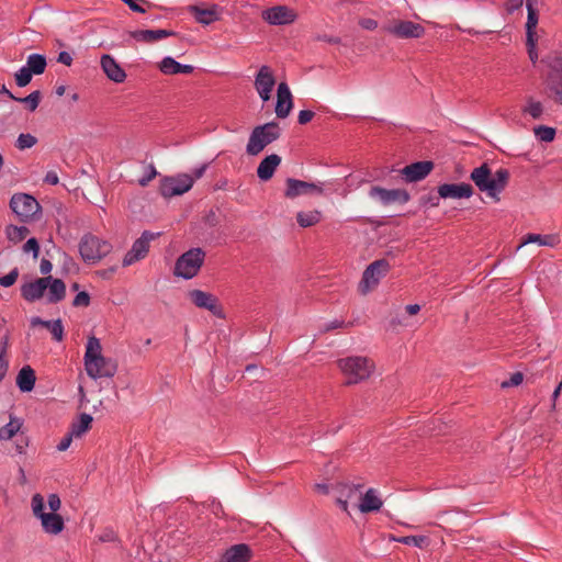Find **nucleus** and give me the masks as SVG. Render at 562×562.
Instances as JSON below:
<instances>
[{
    "instance_id": "1",
    "label": "nucleus",
    "mask_w": 562,
    "mask_h": 562,
    "mask_svg": "<svg viewBox=\"0 0 562 562\" xmlns=\"http://www.w3.org/2000/svg\"><path fill=\"white\" fill-rule=\"evenodd\" d=\"M470 179L487 198L492 199L494 202H498L501 200V193L509 183L510 172L505 168H498L493 171L491 166L484 162L471 171Z\"/></svg>"
},
{
    "instance_id": "2",
    "label": "nucleus",
    "mask_w": 562,
    "mask_h": 562,
    "mask_svg": "<svg viewBox=\"0 0 562 562\" xmlns=\"http://www.w3.org/2000/svg\"><path fill=\"white\" fill-rule=\"evenodd\" d=\"M83 359L85 370L93 380L112 378L116 373V363L103 357L100 340L94 336L88 338Z\"/></svg>"
},
{
    "instance_id": "3",
    "label": "nucleus",
    "mask_w": 562,
    "mask_h": 562,
    "mask_svg": "<svg viewBox=\"0 0 562 562\" xmlns=\"http://www.w3.org/2000/svg\"><path fill=\"white\" fill-rule=\"evenodd\" d=\"M549 71L543 80V93L553 102L562 105V57L558 54L546 58Z\"/></svg>"
},
{
    "instance_id": "4",
    "label": "nucleus",
    "mask_w": 562,
    "mask_h": 562,
    "mask_svg": "<svg viewBox=\"0 0 562 562\" xmlns=\"http://www.w3.org/2000/svg\"><path fill=\"white\" fill-rule=\"evenodd\" d=\"M44 508V497L40 493L34 494L31 498V509L33 516L41 521V527L45 533L52 536L59 535L65 528L63 517L59 514L45 513Z\"/></svg>"
},
{
    "instance_id": "5",
    "label": "nucleus",
    "mask_w": 562,
    "mask_h": 562,
    "mask_svg": "<svg viewBox=\"0 0 562 562\" xmlns=\"http://www.w3.org/2000/svg\"><path fill=\"white\" fill-rule=\"evenodd\" d=\"M281 135L278 123L269 122L263 125L256 126L248 139L246 151L248 155L257 156L266 146L277 140Z\"/></svg>"
},
{
    "instance_id": "6",
    "label": "nucleus",
    "mask_w": 562,
    "mask_h": 562,
    "mask_svg": "<svg viewBox=\"0 0 562 562\" xmlns=\"http://www.w3.org/2000/svg\"><path fill=\"white\" fill-rule=\"evenodd\" d=\"M338 367L347 378L348 384L366 380L372 373L373 362L366 357H348L338 360Z\"/></svg>"
},
{
    "instance_id": "7",
    "label": "nucleus",
    "mask_w": 562,
    "mask_h": 562,
    "mask_svg": "<svg viewBox=\"0 0 562 562\" xmlns=\"http://www.w3.org/2000/svg\"><path fill=\"white\" fill-rule=\"evenodd\" d=\"M205 256V251L200 247L183 252L176 261L175 276L186 280L194 278L203 266Z\"/></svg>"
},
{
    "instance_id": "8",
    "label": "nucleus",
    "mask_w": 562,
    "mask_h": 562,
    "mask_svg": "<svg viewBox=\"0 0 562 562\" xmlns=\"http://www.w3.org/2000/svg\"><path fill=\"white\" fill-rule=\"evenodd\" d=\"M111 245L93 235H85L79 244V251L86 262H97L111 251Z\"/></svg>"
},
{
    "instance_id": "9",
    "label": "nucleus",
    "mask_w": 562,
    "mask_h": 562,
    "mask_svg": "<svg viewBox=\"0 0 562 562\" xmlns=\"http://www.w3.org/2000/svg\"><path fill=\"white\" fill-rule=\"evenodd\" d=\"M10 207L22 221L33 218L41 211L37 200L27 193L13 194Z\"/></svg>"
},
{
    "instance_id": "10",
    "label": "nucleus",
    "mask_w": 562,
    "mask_h": 562,
    "mask_svg": "<svg viewBox=\"0 0 562 562\" xmlns=\"http://www.w3.org/2000/svg\"><path fill=\"white\" fill-rule=\"evenodd\" d=\"M389 269L390 263L385 259L373 261L363 272L359 291L362 294L372 291L378 285L379 281L387 273Z\"/></svg>"
},
{
    "instance_id": "11",
    "label": "nucleus",
    "mask_w": 562,
    "mask_h": 562,
    "mask_svg": "<svg viewBox=\"0 0 562 562\" xmlns=\"http://www.w3.org/2000/svg\"><path fill=\"white\" fill-rule=\"evenodd\" d=\"M194 183V178L189 173H179L166 177L161 180L160 192L165 198H172L188 192Z\"/></svg>"
},
{
    "instance_id": "12",
    "label": "nucleus",
    "mask_w": 562,
    "mask_h": 562,
    "mask_svg": "<svg viewBox=\"0 0 562 562\" xmlns=\"http://www.w3.org/2000/svg\"><path fill=\"white\" fill-rule=\"evenodd\" d=\"M384 31L402 40L419 38L425 34V27L407 20H392L384 25Z\"/></svg>"
},
{
    "instance_id": "13",
    "label": "nucleus",
    "mask_w": 562,
    "mask_h": 562,
    "mask_svg": "<svg viewBox=\"0 0 562 562\" xmlns=\"http://www.w3.org/2000/svg\"><path fill=\"white\" fill-rule=\"evenodd\" d=\"M157 236H159V233L155 234L145 231L142 236L134 241L131 250L123 258V266H132L135 262L144 259L149 251L150 241L154 240Z\"/></svg>"
},
{
    "instance_id": "14",
    "label": "nucleus",
    "mask_w": 562,
    "mask_h": 562,
    "mask_svg": "<svg viewBox=\"0 0 562 562\" xmlns=\"http://www.w3.org/2000/svg\"><path fill=\"white\" fill-rule=\"evenodd\" d=\"M362 487V484L335 483L333 488L337 505L344 512H348V503L356 501L359 502Z\"/></svg>"
},
{
    "instance_id": "15",
    "label": "nucleus",
    "mask_w": 562,
    "mask_h": 562,
    "mask_svg": "<svg viewBox=\"0 0 562 562\" xmlns=\"http://www.w3.org/2000/svg\"><path fill=\"white\" fill-rule=\"evenodd\" d=\"M370 198L376 199L382 205L405 204L409 200V194L403 189H383L372 187L369 192Z\"/></svg>"
},
{
    "instance_id": "16",
    "label": "nucleus",
    "mask_w": 562,
    "mask_h": 562,
    "mask_svg": "<svg viewBox=\"0 0 562 562\" xmlns=\"http://www.w3.org/2000/svg\"><path fill=\"white\" fill-rule=\"evenodd\" d=\"M323 188L318 183L306 182L293 178L286 180L285 196L294 199L300 195H321Z\"/></svg>"
},
{
    "instance_id": "17",
    "label": "nucleus",
    "mask_w": 562,
    "mask_h": 562,
    "mask_svg": "<svg viewBox=\"0 0 562 562\" xmlns=\"http://www.w3.org/2000/svg\"><path fill=\"white\" fill-rule=\"evenodd\" d=\"M276 85L273 71L269 66H261L255 79V88L263 102L269 101Z\"/></svg>"
},
{
    "instance_id": "18",
    "label": "nucleus",
    "mask_w": 562,
    "mask_h": 562,
    "mask_svg": "<svg viewBox=\"0 0 562 562\" xmlns=\"http://www.w3.org/2000/svg\"><path fill=\"white\" fill-rule=\"evenodd\" d=\"M261 16L269 24L283 25L294 22L296 13L285 5H276L262 11Z\"/></svg>"
},
{
    "instance_id": "19",
    "label": "nucleus",
    "mask_w": 562,
    "mask_h": 562,
    "mask_svg": "<svg viewBox=\"0 0 562 562\" xmlns=\"http://www.w3.org/2000/svg\"><path fill=\"white\" fill-rule=\"evenodd\" d=\"M473 193L472 186L465 182L445 183L438 187V194L443 199H469Z\"/></svg>"
},
{
    "instance_id": "20",
    "label": "nucleus",
    "mask_w": 562,
    "mask_h": 562,
    "mask_svg": "<svg viewBox=\"0 0 562 562\" xmlns=\"http://www.w3.org/2000/svg\"><path fill=\"white\" fill-rule=\"evenodd\" d=\"M189 12L193 15L196 22L203 25H209L221 19L223 9L217 4H212L209 8L191 5L189 7Z\"/></svg>"
},
{
    "instance_id": "21",
    "label": "nucleus",
    "mask_w": 562,
    "mask_h": 562,
    "mask_svg": "<svg viewBox=\"0 0 562 562\" xmlns=\"http://www.w3.org/2000/svg\"><path fill=\"white\" fill-rule=\"evenodd\" d=\"M434 168V164L428 160L417 161L405 166L401 173L407 182H416L427 177Z\"/></svg>"
},
{
    "instance_id": "22",
    "label": "nucleus",
    "mask_w": 562,
    "mask_h": 562,
    "mask_svg": "<svg viewBox=\"0 0 562 562\" xmlns=\"http://www.w3.org/2000/svg\"><path fill=\"white\" fill-rule=\"evenodd\" d=\"M189 299L196 307L207 310L214 315H220L221 310L217 299L213 294L195 289L189 292Z\"/></svg>"
},
{
    "instance_id": "23",
    "label": "nucleus",
    "mask_w": 562,
    "mask_h": 562,
    "mask_svg": "<svg viewBox=\"0 0 562 562\" xmlns=\"http://www.w3.org/2000/svg\"><path fill=\"white\" fill-rule=\"evenodd\" d=\"M293 108L292 94L289 86L285 82H281L277 90V105L276 114L280 119H285Z\"/></svg>"
},
{
    "instance_id": "24",
    "label": "nucleus",
    "mask_w": 562,
    "mask_h": 562,
    "mask_svg": "<svg viewBox=\"0 0 562 562\" xmlns=\"http://www.w3.org/2000/svg\"><path fill=\"white\" fill-rule=\"evenodd\" d=\"M50 280L52 277H45L24 284L21 289L22 296L29 302L40 300L47 290Z\"/></svg>"
},
{
    "instance_id": "25",
    "label": "nucleus",
    "mask_w": 562,
    "mask_h": 562,
    "mask_svg": "<svg viewBox=\"0 0 562 562\" xmlns=\"http://www.w3.org/2000/svg\"><path fill=\"white\" fill-rule=\"evenodd\" d=\"M100 64L102 70L110 80L116 83H121L125 80L126 74L124 69L115 61L112 56L103 55L101 57Z\"/></svg>"
},
{
    "instance_id": "26",
    "label": "nucleus",
    "mask_w": 562,
    "mask_h": 562,
    "mask_svg": "<svg viewBox=\"0 0 562 562\" xmlns=\"http://www.w3.org/2000/svg\"><path fill=\"white\" fill-rule=\"evenodd\" d=\"M383 505L382 499L375 488H369L364 494L360 493L358 508L362 514L378 512Z\"/></svg>"
},
{
    "instance_id": "27",
    "label": "nucleus",
    "mask_w": 562,
    "mask_h": 562,
    "mask_svg": "<svg viewBox=\"0 0 562 562\" xmlns=\"http://www.w3.org/2000/svg\"><path fill=\"white\" fill-rule=\"evenodd\" d=\"M250 558V548L245 543H239L225 550L218 562H247Z\"/></svg>"
},
{
    "instance_id": "28",
    "label": "nucleus",
    "mask_w": 562,
    "mask_h": 562,
    "mask_svg": "<svg viewBox=\"0 0 562 562\" xmlns=\"http://www.w3.org/2000/svg\"><path fill=\"white\" fill-rule=\"evenodd\" d=\"M281 164V157L271 154L262 159L257 168V176L262 181H268L273 177L277 167Z\"/></svg>"
},
{
    "instance_id": "29",
    "label": "nucleus",
    "mask_w": 562,
    "mask_h": 562,
    "mask_svg": "<svg viewBox=\"0 0 562 562\" xmlns=\"http://www.w3.org/2000/svg\"><path fill=\"white\" fill-rule=\"evenodd\" d=\"M137 42L154 43L175 35V32L167 30H138L130 33Z\"/></svg>"
},
{
    "instance_id": "30",
    "label": "nucleus",
    "mask_w": 562,
    "mask_h": 562,
    "mask_svg": "<svg viewBox=\"0 0 562 562\" xmlns=\"http://www.w3.org/2000/svg\"><path fill=\"white\" fill-rule=\"evenodd\" d=\"M159 69L165 75H177V74H191L193 71V66L191 65H181L172 57H165L160 64Z\"/></svg>"
},
{
    "instance_id": "31",
    "label": "nucleus",
    "mask_w": 562,
    "mask_h": 562,
    "mask_svg": "<svg viewBox=\"0 0 562 562\" xmlns=\"http://www.w3.org/2000/svg\"><path fill=\"white\" fill-rule=\"evenodd\" d=\"M36 381L35 371L30 367H23L16 376V385L22 392H31Z\"/></svg>"
},
{
    "instance_id": "32",
    "label": "nucleus",
    "mask_w": 562,
    "mask_h": 562,
    "mask_svg": "<svg viewBox=\"0 0 562 562\" xmlns=\"http://www.w3.org/2000/svg\"><path fill=\"white\" fill-rule=\"evenodd\" d=\"M560 238L557 235H539V234H527L518 248L528 244H538L539 246L554 247L559 244Z\"/></svg>"
},
{
    "instance_id": "33",
    "label": "nucleus",
    "mask_w": 562,
    "mask_h": 562,
    "mask_svg": "<svg viewBox=\"0 0 562 562\" xmlns=\"http://www.w3.org/2000/svg\"><path fill=\"white\" fill-rule=\"evenodd\" d=\"M47 289H48V294H47L48 303H57L65 297L66 285H65L64 281H61L60 279L52 278Z\"/></svg>"
},
{
    "instance_id": "34",
    "label": "nucleus",
    "mask_w": 562,
    "mask_h": 562,
    "mask_svg": "<svg viewBox=\"0 0 562 562\" xmlns=\"http://www.w3.org/2000/svg\"><path fill=\"white\" fill-rule=\"evenodd\" d=\"M93 422V418L92 416H90L89 414H81L79 419L77 422H74L71 424V427H70V434L76 437V438H79L81 437L83 434H86L90 428H91V424Z\"/></svg>"
},
{
    "instance_id": "35",
    "label": "nucleus",
    "mask_w": 562,
    "mask_h": 562,
    "mask_svg": "<svg viewBox=\"0 0 562 562\" xmlns=\"http://www.w3.org/2000/svg\"><path fill=\"white\" fill-rule=\"evenodd\" d=\"M46 58L40 54H31L26 59L25 67L30 69L34 75H41L46 68Z\"/></svg>"
},
{
    "instance_id": "36",
    "label": "nucleus",
    "mask_w": 562,
    "mask_h": 562,
    "mask_svg": "<svg viewBox=\"0 0 562 562\" xmlns=\"http://www.w3.org/2000/svg\"><path fill=\"white\" fill-rule=\"evenodd\" d=\"M22 423L19 418L10 416V422L0 428V440H10L20 430Z\"/></svg>"
},
{
    "instance_id": "37",
    "label": "nucleus",
    "mask_w": 562,
    "mask_h": 562,
    "mask_svg": "<svg viewBox=\"0 0 562 562\" xmlns=\"http://www.w3.org/2000/svg\"><path fill=\"white\" fill-rule=\"evenodd\" d=\"M535 3H536V0H526V7H527V11H528L526 27H527V37H528L529 42H531L532 30L536 29L537 23H538V15L533 8Z\"/></svg>"
},
{
    "instance_id": "38",
    "label": "nucleus",
    "mask_w": 562,
    "mask_h": 562,
    "mask_svg": "<svg viewBox=\"0 0 562 562\" xmlns=\"http://www.w3.org/2000/svg\"><path fill=\"white\" fill-rule=\"evenodd\" d=\"M296 220L300 226L310 227L319 222L321 213L318 211L299 212Z\"/></svg>"
},
{
    "instance_id": "39",
    "label": "nucleus",
    "mask_w": 562,
    "mask_h": 562,
    "mask_svg": "<svg viewBox=\"0 0 562 562\" xmlns=\"http://www.w3.org/2000/svg\"><path fill=\"white\" fill-rule=\"evenodd\" d=\"M30 231L27 227L25 226H14V225H9L7 228H5V234H7V237L13 241V243H19L21 241L22 239H24L27 235H29Z\"/></svg>"
},
{
    "instance_id": "40",
    "label": "nucleus",
    "mask_w": 562,
    "mask_h": 562,
    "mask_svg": "<svg viewBox=\"0 0 562 562\" xmlns=\"http://www.w3.org/2000/svg\"><path fill=\"white\" fill-rule=\"evenodd\" d=\"M15 101L26 104L30 111H35L41 101V92L38 90L33 91L25 98H16Z\"/></svg>"
},
{
    "instance_id": "41",
    "label": "nucleus",
    "mask_w": 562,
    "mask_h": 562,
    "mask_svg": "<svg viewBox=\"0 0 562 562\" xmlns=\"http://www.w3.org/2000/svg\"><path fill=\"white\" fill-rule=\"evenodd\" d=\"M36 143H37V138L35 136H33L32 134H29V133H26V134L22 133L18 136L15 146L20 150H24V149L33 147Z\"/></svg>"
},
{
    "instance_id": "42",
    "label": "nucleus",
    "mask_w": 562,
    "mask_h": 562,
    "mask_svg": "<svg viewBox=\"0 0 562 562\" xmlns=\"http://www.w3.org/2000/svg\"><path fill=\"white\" fill-rule=\"evenodd\" d=\"M532 119H540L543 112V106L539 101L529 100L527 106L524 109Z\"/></svg>"
},
{
    "instance_id": "43",
    "label": "nucleus",
    "mask_w": 562,
    "mask_h": 562,
    "mask_svg": "<svg viewBox=\"0 0 562 562\" xmlns=\"http://www.w3.org/2000/svg\"><path fill=\"white\" fill-rule=\"evenodd\" d=\"M536 136L542 142H551L554 139L555 131L548 126H538L535 128Z\"/></svg>"
},
{
    "instance_id": "44",
    "label": "nucleus",
    "mask_w": 562,
    "mask_h": 562,
    "mask_svg": "<svg viewBox=\"0 0 562 562\" xmlns=\"http://www.w3.org/2000/svg\"><path fill=\"white\" fill-rule=\"evenodd\" d=\"M32 75H34L30 69H27L25 66L22 67L16 74H15V81L19 87H25L27 86L32 80Z\"/></svg>"
},
{
    "instance_id": "45",
    "label": "nucleus",
    "mask_w": 562,
    "mask_h": 562,
    "mask_svg": "<svg viewBox=\"0 0 562 562\" xmlns=\"http://www.w3.org/2000/svg\"><path fill=\"white\" fill-rule=\"evenodd\" d=\"M157 176V170L153 165L146 167V173L140 177L137 181L139 186L146 187L155 177Z\"/></svg>"
},
{
    "instance_id": "46",
    "label": "nucleus",
    "mask_w": 562,
    "mask_h": 562,
    "mask_svg": "<svg viewBox=\"0 0 562 562\" xmlns=\"http://www.w3.org/2000/svg\"><path fill=\"white\" fill-rule=\"evenodd\" d=\"M47 505L50 509V513L57 514V512L61 508L60 497L55 493L49 494L47 497Z\"/></svg>"
},
{
    "instance_id": "47",
    "label": "nucleus",
    "mask_w": 562,
    "mask_h": 562,
    "mask_svg": "<svg viewBox=\"0 0 562 562\" xmlns=\"http://www.w3.org/2000/svg\"><path fill=\"white\" fill-rule=\"evenodd\" d=\"M24 252H32L33 257L36 259L40 252V245L35 238H30L23 246Z\"/></svg>"
},
{
    "instance_id": "48",
    "label": "nucleus",
    "mask_w": 562,
    "mask_h": 562,
    "mask_svg": "<svg viewBox=\"0 0 562 562\" xmlns=\"http://www.w3.org/2000/svg\"><path fill=\"white\" fill-rule=\"evenodd\" d=\"M48 330L57 341L63 339L64 327L60 319L53 321L52 327Z\"/></svg>"
},
{
    "instance_id": "49",
    "label": "nucleus",
    "mask_w": 562,
    "mask_h": 562,
    "mask_svg": "<svg viewBox=\"0 0 562 562\" xmlns=\"http://www.w3.org/2000/svg\"><path fill=\"white\" fill-rule=\"evenodd\" d=\"M19 277L18 270L14 269L10 271L8 274L0 278V285L2 286H11L15 283Z\"/></svg>"
},
{
    "instance_id": "50",
    "label": "nucleus",
    "mask_w": 562,
    "mask_h": 562,
    "mask_svg": "<svg viewBox=\"0 0 562 562\" xmlns=\"http://www.w3.org/2000/svg\"><path fill=\"white\" fill-rule=\"evenodd\" d=\"M522 380H524L522 373L516 372V373L512 374L509 380L503 381L501 386L503 389L509 387V386H517L522 382Z\"/></svg>"
},
{
    "instance_id": "51",
    "label": "nucleus",
    "mask_w": 562,
    "mask_h": 562,
    "mask_svg": "<svg viewBox=\"0 0 562 562\" xmlns=\"http://www.w3.org/2000/svg\"><path fill=\"white\" fill-rule=\"evenodd\" d=\"M90 303V296L87 292L82 291L79 292L72 302L74 306L80 307V306H88Z\"/></svg>"
},
{
    "instance_id": "52",
    "label": "nucleus",
    "mask_w": 562,
    "mask_h": 562,
    "mask_svg": "<svg viewBox=\"0 0 562 562\" xmlns=\"http://www.w3.org/2000/svg\"><path fill=\"white\" fill-rule=\"evenodd\" d=\"M424 537H416V536H407L401 539V542L405 544H413L415 547L422 548L425 542Z\"/></svg>"
},
{
    "instance_id": "53",
    "label": "nucleus",
    "mask_w": 562,
    "mask_h": 562,
    "mask_svg": "<svg viewBox=\"0 0 562 562\" xmlns=\"http://www.w3.org/2000/svg\"><path fill=\"white\" fill-rule=\"evenodd\" d=\"M334 485H335V483H331V484L317 483V484L314 485V490L317 493H321V494H324V495H328L330 493H334V488H333Z\"/></svg>"
},
{
    "instance_id": "54",
    "label": "nucleus",
    "mask_w": 562,
    "mask_h": 562,
    "mask_svg": "<svg viewBox=\"0 0 562 562\" xmlns=\"http://www.w3.org/2000/svg\"><path fill=\"white\" fill-rule=\"evenodd\" d=\"M314 112L310 110H303L299 113L297 121L300 124H306L312 121L314 117Z\"/></svg>"
},
{
    "instance_id": "55",
    "label": "nucleus",
    "mask_w": 562,
    "mask_h": 562,
    "mask_svg": "<svg viewBox=\"0 0 562 562\" xmlns=\"http://www.w3.org/2000/svg\"><path fill=\"white\" fill-rule=\"evenodd\" d=\"M72 438H74V436H72L70 432H68V434H67V435H66V436L60 440V442L57 445V449H58L59 451H66V450L69 448V446L71 445Z\"/></svg>"
},
{
    "instance_id": "56",
    "label": "nucleus",
    "mask_w": 562,
    "mask_h": 562,
    "mask_svg": "<svg viewBox=\"0 0 562 562\" xmlns=\"http://www.w3.org/2000/svg\"><path fill=\"white\" fill-rule=\"evenodd\" d=\"M524 0H507L505 3L508 13H513L522 7Z\"/></svg>"
},
{
    "instance_id": "57",
    "label": "nucleus",
    "mask_w": 562,
    "mask_h": 562,
    "mask_svg": "<svg viewBox=\"0 0 562 562\" xmlns=\"http://www.w3.org/2000/svg\"><path fill=\"white\" fill-rule=\"evenodd\" d=\"M359 24L361 27H363L366 30H370V31L375 30L378 27V22L373 19H368V18L361 19L359 21Z\"/></svg>"
},
{
    "instance_id": "58",
    "label": "nucleus",
    "mask_w": 562,
    "mask_h": 562,
    "mask_svg": "<svg viewBox=\"0 0 562 562\" xmlns=\"http://www.w3.org/2000/svg\"><path fill=\"white\" fill-rule=\"evenodd\" d=\"M58 63L64 64L66 66H70L72 63V57L67 52H60L57 58Z\"/></svg>"
},
{
    "instance_id": "59",
    "label": "nucleus",
    "mask_w": 562,
    "mask_h": 562,
    "mask_svg": "<svg viewBox=\"0 0 562 562\" xmlns=\"http://www.w3.org/2000/svg\"><path fill=\"white\" fill-rule=\"evenodd\" d=\"M349 324H347V326ZM344 326H346V324L342 321H334V322L325 324L323 330L324 331H329L331 329L341 328Z\"/></svg>"
},
{
    "instance_id": "60",
    "label": "nucleus",
    "mask_w": 562,
    "mask_h": 562,
    "mask_svg": "<svg viewBox=\"0 0 562 562\" xmlns=\"http://www.w3.org/2000/svg\"><path fill=\"white\" fill-rule=\"evenodd\" d=\"M52 269H53L52 262L47 259H42L41 265H40L41 273L48 274L52 271Z\"/></svg>"
},
{
    "instance_id": "61",
    "label": "nucleus",
    "mask_w": 562,
    "mask_h": 562,
    "mask_svg": "<svg viewBox=\"0 0 562 562\" xmlns=\"http://www.w3.org/2000/svg\"><path fill=\"white\" fill-rule=\"evenodd\" d=\"M52 324L53 322L52 321H43L41 319L40 317H33L32 321H31V325L34 327V326H37V325H41L47 329H49L52 327Z\"/></svg>"
},
{
    "instance_id": "62",
    "label": "nucleus",
    "mask_w": 562,
    "mask_h": 562,
    "mask_svg": "<svg viewBox=\"0 0 562 562\" xmlns=\"http://www.w3.org/2000/svg\"><path fill=\"white\" fill-rule=\"evenodd\" d=\"M44 180H45L46 183H49V184H53V186L57 184L58 181H59L58 176H57V173L55 171H48L46 173Z\"/></svg>"
},
{
    "instance_id": "63",
    "label": "nucleus",
    "mask_w": 562,
    "mask_h": 562,
    "mask_svg": "<svg viewBox=\"0 0 562 562\" xmlns=\"http://www.w3.org/2000/svg\"><path fill=\"white\" fill-rule=\"evenodd\" d=\"M9 368V362L5 360L2 355H0V381L4 378Z\"/></svg>"
},
{
    "instance_id": "64",
    "label": "nucleus",
    "mask_w": 562,
    "mask_h": 562,
    "mask_svg": "<svg viewBox=\"0 0 562 562\" xmlns=\"http://www.w3.org/2000/svg\"><path fill=\"white\" fill-rule=\"evenodd\" d=\"M124 3H126L131 10L135 12L144 13L145 9H143L140 5L136 3V0H123Z\"/></svg>"
}]
</instances>
